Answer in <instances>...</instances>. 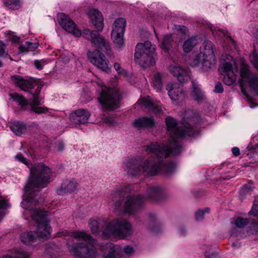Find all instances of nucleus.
<instances>
[{"label":"nucleus","mask_w":258,"mask_h":258,"mask_svg":"<svg viewBox=\"0 0 258 258\" xmlns=\"http://www.w3.org/2000/svg\"><path fill=\"white\" fill-rule=\"evenodd\" d=\"M182 121L177 123L173 117L168 116L165 119L167 130L170 137L168 145L152 143L148 145V150L157 152L158 150L161 156L167 158L170 154L177 155L180 153L182 148L181 143L178 141L180 138L191 137L198 134L197 125L201 122L199 114L193 110H188L182 114Z\"/></svg>","instance_id":"1"},{"label":"nucleus","mask_w":258,"mask_h":258,"mask_svg":"<svg viewBox=\"0 0 258 258\" xmlns=\"http://www.w3.org/2000/svg\"><path fill=\"white\" fill-rule=\"evenodd\" d=\"M147 146L144 147L145 150L152 156L144 162L137 159L128 160L123 163V168L125 171L133 176H140L144 173L148 176H154L159 171L166 174L173 172L176 168L175 163L163 162L164 157L161 156L158 150L156 153L148 150Z\"/></svg>","instance_id":"2"},{"label":"nucleus","mask_w":258,"mask_h":258,"mask_svg":"<svg viewBox=\"0 0 258 258\" xmlns=\"http://www.w3.org/2000/svg\"><path fill=\"white\" fill-rule=\"evenodd\" d=\"M52 176L51 169L42 163L35 164L30 168V175L25 186V198L21 203L25 209L32 210L38 205L39 188L45 187L49 182Z\"/></svg>","instance_id":"3"},{"label":"nucleus","mask_w":258,"mask_h":258,"mask_svg":"<svg viewBox=\"0 0 258 258\" xmlns=\"http://www.w3.org/2000/svg\"><path fill=\"white\" fill-rule=\"evenodd\" d=\"M72 236L83 242L76 245H68V249L72 254L78 258H94L97 251L94 246L95 240L84 232L76 231L72 233Z\"/></svg>","instance_id":"4"},{"label":"nucleus","mask_w":258,"mask_h":258,"mask_svg":"<svg viewBox=\"0 0 258 258\" xmlns=\"http://www.w3.org/2000/svg\"><path fill=\"white\" fill-rule=\"evenodd\" d=\"M155 51V46H153L150 41L138 43L135 53L136 62L143 68L153 66L155 63L153 56Z\"/></svg>","instance_id":"5"},{"label":"nucleus","mask_w":258,"mask_h":258,"mask_svg":"<svg viewBox=\"0 0 258 258\" xmlns=\"http://www.w3.org/2000/svg\"><path fill=\"white\" fill-rule=\"evenodd\" d=\"M121 99V95L116 87H105L102 89L98 97L103 110L112 111L117 108Z\"/></svg>","instance_id":"6"},{"label":"nucleus","mask_w":258,"mask_h":258,"mask_svg":"<svg viewBox=\"0 0 258 258\" xmlns=\"http://www.w3.org/2000/svg\"><path fill=\"white\" fill-rule=\"evenodd\" d=\"M103 233L125 238L132 233L131 224L125 219H116L106 224Z\"/></svg>","instance_id":"7"},{"label":"nucleus","mask_w":258,"mask_h":258,"mask_svg":"<svg viewBox=\"0 0 258 258\" xmlns=\"http://www.w3.org/2000/svg\"><path fill=\"white\" fill-rule=\"evenodd\" d=\"M200 53L194 58L192 65L196 67L201 63L206 68H211L216 61L212 43L210 41H205L200 48Z\"/></svg>","instance_id":"8"},{"label":"nucleus","mask_w":258,"mask_h":258,"mask_svg":"<svg viewBox=\"0 0 258 258\" xmlns=\"http://www.w3.org/2000/svg\"><path fill=\"white\" fill-rule=\"evenodd\" d=\"M32 218L37 224V238L47 239L50 236L51 227L48 223L47 214L46 211L35 209Z\"/></svg>","instance_id":"9"},{"label":"nucleus","mask_w":258,"mask_h":258,"mask_svg":"<svg viewBox=\"0 0 258 258\" xmlns=\"http://www.w3.org/2000/svg\"><path fill=\"white\" fill-rule=\"evenodd\" d=\"M251 61L258 72V52L254 51L251 56ZM240 77L242 80L240 85H244V81L248 82L258 95V77L256 75L251 73L248 67L244 64L240 69Z\"/></svg>","instance_id":"10"},{"label":"nucleus","mask_w":258,"mask_h":258,"mask_svg":"<svg viewBox=\"0 0 258 258\" xmlns=\"http://www.w3.org/2000/svg\"><path fill=\"white\" fill-rule=\"evenodd\" d=\"M125 26L126 20L123 18H119L114 22L111 32V38L117 48H120L123 44V35Z\"/></svg>","instance_id":"11"},{"label":"nucleus","mask_w":258,"mask_h":258,"mask_svg":"<svg viewBox=\"0 0 258 258\" xmlns=\"http://www.w3.org/2000/svg\"><path fill=\"white\" fill-rule=\"evenodd\" d=\"M11 80L15 86L25 92H29L32 97L33 94L36 92V88L35 90L33 89L35 86H37V83L36 80L31 78L24 79L22 76L15 75L11 77Z\"/></svg>","instance_id":"12"},{"label":"nucleus","mask_w":258,"mask_h":258,"mask_svg":"<svg viewBox=\"0 0 258 258\" xmlns=\"http://www.w3.org/2000/svg\"><path fill=\"white\" fill-rule=\"evenodd\" d=\"M144 202V198L140 195L128 196L124 206V211L133 214L139 210Z\"/></svg>","instance_id":"13"},{"label":"nucleus","mask_w":258,"mask_h":258,"mask_svg":"<svg viewBox=\"0 0 258 258\" xmlns=\"http://www.w3.org/2000/svg\"><path fill=\"white\" fill-rule=\"evenodd\" d=\"M88 57L90 62L98 68L104 71H107L109 70L108 61L106 59L105 55L99 50L96 49L92 52H89Z\"/></svg>","instance_id":"14"},{"label":"nucleus","mask_w":258,"mask_h":258,"mask_svg":"<svg viewBox=\"0 0 258 258\" xmlns=\"http://www.w3.org/2000/svg\"><path fill=\"white\" fill-rule=\"evenodd\" d=\"M219 71L224 76L223 82L228 86L232 85L236 79V75L233 71V67L231 63L225 62L220 66Z\"/></svg>","instance_id":"15"},{"label":"nucleus","mask_w":258,"mask_h":258,"mask_svg":"<svg viewBox=\"0 0 258 258\" xmlns=\"http://www.w3.org/2000/svg\"><path fill=\"white\" fill-rule=\"evenodd\" d=\"M42 86L38 85L36 88V92L33 94V99L29 103L28 109L30 111L34 112L37 114L46 113L48 111V109L46 107H40L41 104L40 93Z\"/></svg>","instance_id":"16"},{"label":"nucleus","mask_w":258,"mask_h":258,"mask_svg":"<svg viewBox=\"0 0 258 258\" xmlns=\"http://www.w3.org/2000/svg\"><path fill=\"white\" fill-rule=\"evenodd\" d=\"M168 69L180 83H185L190 79V72L186 68L177 65H171Z\"/></svg>","instance_id":"17"},{"label":"nucleus","mask_w":258,"mask_h":258,"mask_svg":"<svg viewBox=\"0 0 258 258\" xmlns=\"http://www.w3.org/2000/svg\"><path fill=\"white\" fill-rule=\"evenodd\" d=\"M91 41L92 44L104 52L108 56H111L113 55L108 41L97 32L95 34H92Z\"/></svg>","instance_id":"18"},{"label":"nucleus","mask_w":258,"mask_h":258,"mask_svg":"<svg viewBox=\"0 0 258 258\" xmlns=\"http://www.w3.org/2000/svg\"><path fill=\"white\" fill-rule=\"evenodd\" d=\"M59 23L63 29L68 32L72 33L76 37H79L81 35V32L76 28V25L75 23L65 14L62 13L60 15Z\"/></svg>","instance_id":"19"},{"label":"nucleus","mask_w":258,"mask_h":258,"mask_svg":"<svg viewBox=\"0 0 258 258\" xmlns=\"http://www.w3.org/2000/svg\"><path fill=\"white\" fill-rule=\"evenodd\" d=\"M90 116V112L85 109H79L72 112L70 119L74 124H84L88 122Z\"/></svg>","instance_id":"20"},{"label":"nucleus","mask_w":258,"mask_h":258,"mask_svg":"<svg viewBox=\"0 0 258 258\" xmlns=\"http://www.w3.org/2000/svg\"><path fill=\"white\" fill-rule=\"evenodd\" d=\"M166 90L170 98L173 101L182 100L185 97V92L178 84L169 83Z\"/></svg>","instance_id":"21"},{"label":"nucleus","mask_w":258,"mask_h":258,"mask_svg":"<svg viewBox=\"0 0 258 258\" xmlns=\"http://www.w3.org/2000/svg\"><path fill=\"white\" fill-rule=\"evenodd\" d=\"M146 197L154 202H159L165 198V194L160 187L150 185L147 189Z\"/></svg>","instance_id":"22"},{"label":"nucleus","mask_w":258,"mask_h":258,"mask_svg":"<svg viewBox=\"0 0 258 258\" xmlns=\"http://www.w3.org/2000/svg\"><path fill=\"white\" fill-rule=\"evenodd\" d=\"M89 14L92 24L98 31H101L103 27V19L101 12L97 10L92 9L89 11Z\"/></svg>","instance_id":"23"},{"label":"nucleus","mask_w":258,"mask_h":258,"mask_svg":"<svg viewBox=\"0 0 258 258\" xmlns=\"http://www.w3.org/2000/svg\"><path fill=\"white\" fill-rule=\"evenodd\" d=\"M133 125L139 130L152 128L155 125V121L153 117H143L136 119Z\"/></svg>","instance_id":"24"},{"label":"nucleus","mask_w":258,"mask_h":258,"mask_svg":"<svg viewBox=\"0 0 258 258\" xmlns=\"http://www.w3.org/2000/svg\"><path fill=\"white\" fill-rule=\"evenodd\" d=\"M140 101L141 103L149 111L155 114H160L162 111L159 103L154 102L149 96L141 99Z\"/></svg>","instance_id":"25"},{"label":"nucleus","mask_w":258,"mask_h":258,"mask_svg":"<svg viewBox=\"0 0 258 258\" xmlns=\"http://www.w3.org/2000/svg\"><path fill=\"white\" fill-rule=\"evenodd\" d=\"M78 184L74 180H64L61 185L60 188L57 190L59 195L63 194H71L77 189Z\"/></svg>","instance_id":"26"},{"label":"nucleus","mask_w":258,"mask_h":258,"mask_svg":"<svg viewBox=\"0 0 258 258\" xmlns=\"http://www.w3.org/2000/svg\"><path fill=\"white\" fill-rule=\"evenodd\" d=\"M11 131L16 135L21 136L27 132V125L20 121H14L11 122Z\"/></svg>","instance_id":"27"},{"label":"nucleus","mask_w":258,"mask_h":258,"mask_svg":"<svg viewBox=\"0 0 258 258\" xmlns=\"http://www.w3.org/2000/svg\"><path fill=\"white\" fill-rule=\"evenodd\" d=\"M191 97L198 102H202L205 99V96L199 87L198 84L192 81V88L191 91Z\"/></svg>","instance_id":"28"},{"label":"nucleus","mask_w":258,"mask_h":258,"mask_svg":"<svg viewBox=\"0 0 258 258\" xmlns=\"http://www.w3.org/2000/svg\"><path fill=\"white\" fill-rule=\"evenodd\" d=\"M10 96L14 101L17 102L18 105L20 106L21 110L25 111L28 109L29 103L23 96L20 95L17 93H10Z\"/></svg>","instance_id":"29"},{"label":"nucleus","mask_w":258,"mask_h":258,"mask_svg":"<svg viewBox=\"0 0 258 258\" xmlns=\"http://www.w3.org/2000/svg\"><path fill=\"white\" fill-rule=\"evenodd\" d=\"M125 196V193L123 190L113 191L111 195V199L112 204L116 209H119L121 206V202Z\"/></svg>","instance_id":"30"},{"label":"nucleus","mask_w":258,"mask_h":258,"mask_svg":"<svg viewBox=\"0 0 258 258\" xmlns=\"http://www.w3.org/2000/svg\"><path fill=\"white\" fill-rule=\"evenodd\" d=\"M36 233L35 231L24 232L22 233L20 239L22 242L26 244H30L37 239Z\"/></svg>","instance_id":"31"},{"label":"nucleus","mask_w":258,"mask_h":258,"mask_svg":"<svg viewBox=\"0 0 258 258\" xmlns=\"http://www.w3.org/2000/svg\"><path fill=\"white\" fill-rule=\"evenodd\" d=\"M198 41L195 37H191L184 41L183 44V50L185 53H188L197 44Z\"/></svg>","instance_id":"32"},{"label":"nucleus","mask_w":258,"mask_h":258,"mask_svg":"<svg viewBox=\"0 0 258 258\" xmlns=\"http://www.w3.org/2000/svg\"><path fill=\"white\" fill-rule=\"evenodd\" d=\"M173 43L171 34H167L164 36L161 44V47L166 52L170 49Z\"/></svg>","instance_id":"33"},{"label":"nucleus","mask_w":258,"mask_h":258,"mask_svg":"<svg viewBox=\"0 0 258 258\" xmlns=\"http://www.w3.org/2000/svg\"><path fill=\"white\" fill-rule=\"evenodd\" d=\"M163 79V75L160 73H157L154 76L152 84L154 89L157 92L161 91L162 89Z\"/></svg>","instance_id":"34"},{"label":"nucleus","mask_w":258,"mask_h":258,"mask_svg":"<svg viewBox=\"0 0 258 258\" xmlns=\"http://www.w3.org/2000/svg\"><path fill=\"white\" fill-rule=\"evenodd\" d=\"M108 247L110 248L109 251L103 256V258H116L120 256L121 251L119 246L115 245L111 247V244H109Z\"/></svg>","instance_id":"35"},{"label":"nucleus","mask_w":258,"mask_h":258,"mask_svg":"<svg viewBox=\"0 0 258 258\" xmlns=\"http://www.w3.org/2000/svg\"><path fill=\"white\" fill-rule=\"evenodd\" d=\"M6 6L12 10H18L21 7V0H5Z\"/></svg>","instance_id":"36"},{"label":"nucleus","mask_w":258,"mask_h":258,"mask_svg":"<svg viewBox=\"0 0 258 258\" xmlns=\"http://www.w3.org/2000/svg\"><path fill=\"white\" fill-rule=\"evenodd\" d=\"M253 190V187L249 184H245L241 188L240 192V198L243 199L247 196L250 195Z\"/></svg>","instance_id":"37"},{"label":"nucleus","mask_w":258,"mask_h":258,"mask_svg":"<svg viewBox=\"0 0 258 258\" xmlns=\"http://www.w3.org/2000/svg\"><path fill=\"white\" fill-rule=\"evenodd\" d=\"M13 258H31V254L29 252L25 251L23 249H18L15 251Z\"/></svg>","instance_id":"38"},{"label":"nucleus","mask_w":258,"mask_h":258,"mask_svg":"<svg viewBox=\"0 0 258 258\" xmlns=\"http://www.w3.org/2000/svg\"><path fill=\"white\" fill-rule=\"evenodd\" d=\"M249 220L247 218L238 217L235 220V224L238 228H242L248 224Z\"/></svg>","instance_id":"39"},{"label":"nucleus","mask_w":258,"mask_h":258,"mask_svg":"<svg viewBox=\"0 0 258 258\" xmlns=\"http://www.w3.org/2000/svg\"><path fill=\"white\" fill-rule=\"evenodd\" d=\"M89 225L93 234L97 233L100 230V223L96 220H91L89 222Z\"/></svg>","instance_id":"40"},{"label":"nucleus","mask_w":258,"mask_h":258,"mask_svg":"<svg viewBox=\"0 0 258 258\" xmlns=\"http://www.w3.org/2000/svg\"><path fill=\"white\" fill-rule=\"evenodd\" d=\"M209 209L206 208L204 210H199L196 213V219L197 221H200L204 219V215L205 213H209Z\"/></svg>","instance_id":"41"},{"label":"nucleus","mask_w":258,"mask_h":258,"mask_svg":"<svg viewBox=\"0 0 258 258\" xmlns=\"http://www.w3.org/2000/svg\"><path fill=\"white\" fill-rule=\"evenodd\" d=\"M48 63V61L45 59L35 60L34 64L35 67L38 70H42L43 67Z\"/></svg>","instance_id":"42"},{"label":"nucleus","mask_w":258,"mask_h":258,"mask_svg":"<svg viewBox=\"0 0 258 258\" xmlns=\"http://www.w3.org/2000/svg\"><path fill=\"white\" fill-rule=\"evenodd\" d=\"M96 32L92 31H90L89 29H84L82 33H81V35L82 34L83 36L86 39L88 40H91L92 39V34H95Z\"/></svg>","instance_id":"43"},{"label":"nucleus","mask_w":258,"mask_h":258,"mask_svg":"<svg viewBox=\"0 0 258 258\" xmlns=\"http://www.w3.org/2000/svg\"><path fill=\"white\" fill-rule=\"evenodd\" d=\"M175 28L181 34L183 35H186L188 33V29L186 27L182 25H175Z\"/></svg>","instance_id":"44"},{"label":"nucleus","mask_w":258,"mask_h":258,"mask_svg":"<svg viewBox=\"0 0 258 258\" xmlns=\"http://www.w3.org/2000/svg\"><path fill=\"white\" fill-rule=\"evenodd\" d=\"M8 206L7 202L4 200H0V219L3 217V213L1 210L6 209Z\"/></svg>","instance_id":"45"},{"label":"nucleus","mask_w":258,"mask_h":258,"mask_svg":"<svg viewBox=\"0 0 258 258\" xmlns=\"http://www.w3.org/2000/svg\"><path fill=\"white\" fill-rule=\"evenodd\" d=\"M224 89L223 85L221 82H218L216 84L214 89V92L216 93H222L223 92Z\"/></svg>","instance_id":"46"},{"label":"nucleus","mask_w":258,"mask_h":258,"mask_svg":"<svg viewBox=\"0 0 258 258\" xmlns=\"http://www.w3.org/2000/svg\"><path fill=\"white\" fill-rule=\"evenodd\" d=\"M248 150L250 151L252 153L258 154V143L253 146L252 144H249L247 147Z\"/></svg>","instance_id":"47"},{"label":"nucleus","mask_w":258,"mask_h":258,"mask_svg":"<svg viewBox=\"0 0 258 258\" xmlns=\"http://www.w3.org/2000/svg\"><path fill=\"white\" fill-rule=\"evenodd\" d=\"M28 45V41H26L25 44H21L19 47V52H27L29 51L27 46Z\"/></svg>","instance_id":"48"},{"label":"nucleus","mask_w":258,"mask_h":258,"mask_svg":"<svg viewBox=\"0 0 258 258\" xmlns=\"http://www.w3.org/2000/svg\"><path fill=\"white\" fill-rule=\"evenodd\" d=\"M9 38L12 42L16 43L19 42L20 39V38L19 37L13 34V33L9 34Z\"/></svg>","instance_id":"49"},{"label":"nucleus","mask_w":258,"mask_h":258,"mask_svg":"<svg viewBox=\"0 0 258 258\" xmlns=\"http://www.w3.org/2000/svg\"><path fill=\"white\" fill-rule=\"evenodd\" d=\"M27 46L28 48L29 51H33L38 47V44L37 43H31L28 41V45Z\"/></svg>","instance_id":"50"},{"label":"nucleus","mask_w":258,"mask_h":258,"mask_svg":"<svg viewBox=\"0 0 258 258\" xmlns=\"http://www.w3.org/2000/svg\"><path fill=\"white\" fill-rule=\"evenodd\" d=\"M16 158L22 162L23 163L25 164V165L28 164V162L27 161V159L23 156L21 154H18L16 156Z\"/></svg>","instance_id":"51"},{"label":"nucleus","mask_w":258,"mask_h":258,"mask_svg":"<svg viewBox=\"0 0 258 258\" xmlns=\"http://www.w3.org/2000/svg\"><path fill=\"white\" fill-rule=\"evenodd\" d=\"M250 230L252 232L253 234H258V223L252 224Z\"/></svg>","instance_id":"52"},{"label":"nucleus","mask_w":258,"mask_h":258,"mask_svg":"<svg viewBox=\"0 0 258 258\" xmlns=\"http://www.w3.org/2000/svg\"><path fill=\"white\" fill-rule=\"evenodd\" d=\"M249 215L256 216L258 215V208H256L254 206H252L251 210L249 212Z\"/></svg>","instance_id":"53"},{"label":"nucleus","mask_w":258,"mask_h":258,"mask_svg":"<svg viewBox=\"0 0 258 258\" xmlns=\"http://www.w3.org/2000/svg\"><path fill=\"white\" fill-rule=\"evenodd\" d=\"M123 250L127 254H131L134 252V249L132 247L128 245L124 246Z\"/></svg>","instance_id":"54"},{"label":"nucleus","mask_w":258,"mask_h":258,"mask_svg":"<svg viewBox=\"0 0 258 258\" xmlns=\"http://www.w3.org/2000/svg\"><path fill=\"white\" fill-rule=\"evenodd\" d=\"M8 55V52L6 51L5 48L0 47V57H6Z\"/></svg>","instance_id":"55"},{"label":"nucleus","mask_w":258,"mask_h":258,"mask_svg":"<svg viewBox=\"0 0 258 258\" xmlns=\"http://www.w3.org/2000/svg\"><path fill=\"white\" fill-rule=\"evenodd\" d=\"M232 153L235 156H238L240 155L239 149L237 147H234L232 150Z\"/></svg>","instance_id":"56"},{"label":"nucleus","mask_w":258,"mask_h":258,"mask_svg":"<svg viewBox=\"0 0 258 258\" xmlns=\"http://www.w3.org/2000/svg\"><path fill=\"white\" fill-rule=\"evenodd\" d=\"M64 146V144L62 142H59L57 147V150L58 151L61 152L63 150Z\"/></svg>","instance_id":"57"},{"label":"nucleus","mask_w":258,"mask_h":258,"mask_svg":"<svg viewBox=\"0 0 258 258\" xmlns=\"http://www.w3.org/2000/svg\"><path fill=\"white\" fill-rule=\"evenodd\" d=\"M104 121L105 123H112L113 122V119L110 117H106L104 119Z\"/></svg>","instance_id":"58"},{"label":"nucleus","mask_w":258,"mask_h":258,"mask_svg":"<svg viewBox=\"0 0 258 258\" xmlns=\"http://www.w3.org/2000/svg\"><path fill=\"white\" fill-rule=\"evenodd\" d=\"M114 68L118 72V73H120V69H121V68H120V64L118 63H117V62L114 63Z\"/></svg>","instance_id":"59"},{"label":"nucleus","mask_w":258,"mask_h":258,"mask_svg":"<svg viewBox=\"0 0 258 258\" xmlns=\"http://www.w3.org/2000/svg\"><path fill=\"white\" fill-rule=\"evenodd\" d=\"M7 46V44L4 43V42L0 41V47L5 48Z\"/></svg>","instance_id":"60"},{"label":"nucleus","mask_w":258,"mask_h":258,"mask_svg":"<svg viewBox=\"0 0 258 258\" xmlns=\"http://www.w3.org/2000/svg\"><path fill=\"white\" fill-rule=\"evenodd\" d=\"M253 206L256 207V208H258V201L254 200L253 202Z\"/></svg>","instance_id":"61"},{"label":"nucleus","mask_w":258,"mask_h":258,"mask_svg":"<svg viewBox=\"0 0 258 258\" xmlns=\"http://www.w3.org/2000/svg\"><path fill=\"white\" fill-rule=\"evenodd\" d=\"M205 258H217L216 255L214 254H212L210 256H206Z\"/></svg>","instance_id":"62"},{"label":"nucleus","mask_w":258,"mask_h":258,"mask_svg":"<svg viewBox=\"0 0 258 258\" xmlns=\"http://www.w3.org/2000/svg\"><path fill=\"white\" fill-rule=\"evenodd\" d=\"M2 66H3V63H2V62L0 60V68H1Z\"/></svg>","instance_id":"63"},{"label":"nucleus","mask_w":258,"mask_h":258,"mask_svg":"<svg viewBox=\"0 0 258 258\" xmlns=\"http://www.w3.org/2000/svg\"><path fill=\"white\" fill-rule=\"evenodd\" d=\"M152 216H153V219H154L155 216L154 215H152Z\"/></svg>","instance_id":"64"}]
</instances>
